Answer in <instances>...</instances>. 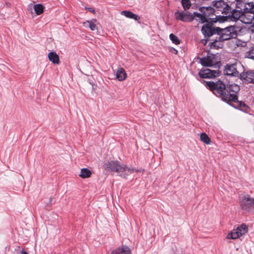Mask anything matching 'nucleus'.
I'll return each instance as SVG.
<instances>
[{
    "mask_svg": "<svg viewBox=\"0 0 254 254\" xmlns=\"http://www.w3.org/2000/svg\"><path fill=\"white\" fill-rule=\"evenodd\" d=\"M236 1H237L236 4L237 10H241L242 12L248 9H251V8H254V3L253 2L246 3L242 0H236Z\"/></svg>",
    "mask_w": 254,
    "mask_h": 254,
    "instance_id": "obj_10",
    "label": "nucleus"
},
{
    "mask_svg": "<svg viewBox=\"0 0 254 254\" xmlns=\"http://www.w3.org/2000/svg\"><path fill=\"white\" fill-rule=\"evenodd\" d=\"M180 43V40L176 37V45L179 44Z\"/></svg>",
    "mask_w": 254,
    "mask_h": 254,
    "instance_id": "obj_30",
    "label": "nucleus"
},
{
    "mask_svg": "<svg viewBox=\"0 0 254 254\" xmlns=\"http://www.w3.org/2000/svg\"><path fill=\"white\" fill-rule=\"evenodd\" d=\"M48 58L50 61L55 64H59L60 63L59 56L55 52H50L48 54Z\"/></svg>",
    "mask_w": 254,
    "mask_h": 254,
    "instance_id": "obj_17",
    "label": "nucleus"
},
{
    "mask_svg": "<svg viewBox=\"0 0 254 254\" xmlns=\"http://www.w3.org/2000/svg\"><path fill=\"white\" fill-rule=\"evenodd\" d=\"M181 3L185 10L189 9L191 5L190 0H182Z\"/></svg>",
    "mask_w": 254,
    "mask_h": 254,
    "instance_id": "obj_25",
    "label": "nucleus"
},
{
    "mask_svg": "<svg viewBox=\"0 0 254 254\" xmlns=\"http://www.w3.org/2000/svg\"><path fill=\"white\" fill-rule=\"evenodd\" d=\"M96 22L97 20L96 19H93L90 21L87 20L83 22V24L85 27L88 26L91 30L94 31L97 30V27L96 25Z\"/></svg>",
    "mask_w": 254,
    "mask_h": 254,
    "instance_id": "obj_16",
    "label": "nucleus"
},
{
    "mask_svg": "<svg viewBox=\"0 0 254 254\" xmlns=\"http://www.w3.org/2000/svg\"><path fill=\"white\" fill-rule=\"evenodd\" d=\"M121 14L127 18L134 19L135 20H137L139 18V17L137 15L131 11L124 10L121 12Z\"/></svg>",
    "mask_w": 254,
    "mask_h": 254,
    "instance_id": "obj_20",
    "label": "nucleus"
},
{
    "mask_svg": "<svg viewBox=\"0 0 254 254\" xmlns=\"http://www.w3.org/2000/svg\"><path fill=\"white\" fill-rule=\"evenodd\" d=\"M85 9L88 10L90 12H91L93 14L95 13V10L93 8H92V7H85Z\"/></svg>",
    "mask_w": 254,
    "mask_h": 254,
    "instance_id": "obj_28",
    "label": "nucleus"
},
{
    "mask_svg": "<svg viewBox=\"0 0 254 254\" xmlns=\"http://www.w3.org/2000/svg\"><path fill=\"white\" fill-rule=\"evenodd\" d=\"M238 95V94H237V95ZM235 102H237L238 103L237 107H236V108H242V107H245L247 106V105L244 103H243L242 101H239L238 99Z\"/></svg>",
    "mask_w": 254,
    "mask_h": 254,
    "instance_id": "obj_27",
    "label": "nucleus"
},
{
    "mask_svg": "<svg viewBox=\"0 0 254 254\" xmlns=\"http://www.w3.org/2000/svg\"><path fill=\"white\" fill-rule=\"evenodd\" d=\"M116 77L119 81H123L127 77V73L123 68L119 69L116 72Z\"/></svg>",
    "mask_w": 254,
    "mask_h": 254,
    "instance_id": "obj_18",
    "label": "nucleus"
},
{
    "mask_svg": "<svg viewBox=\"0 0 254 254\" xmlns=\"http://www.w3.org/2000/svg\"><path fill=\"white\" fill-rule=\"evenodd\" d=\"M200 140L206 144H209L211 140L208 136L204 132H202L200 134Z\"/></svg>",
    "mask_w": 254,
    "mask_h": 254,
    "instance_id": "obj_24",
    "label": "nucleus"
},
{
    "mask_svg": "<svg viewBox=\"0 0 254 254\" xmlns=\"http://www.w3.org/2000/svg\"><path fill=\"white\" fill-rule=\"evenodd\" d=\"M195 18L194 16V14H191L190 13H189L188 12H186L185 13H179L178 17L177 19H180L183 21H190L193 20V19Z\"/></svg>",
    "mask_w": 254,
    "mask_h": 254,
    "instance_id": "obj_14",
    "label": "nucleus"
},
{
    "mask_svg": "<svg viewBox=\"0 0 254 254\" xmlns=\"http://www.w3.org/2000/svg\"><path fill=\"white\" fill-rule=\"evenodd\" d=\"M201 32L204 38L208 39L213 35H216L215 39L209 43L211 48H222L223 42L228 40L236 35L235 27L230 26L225 28L216 27L212 22H205L201 28Z\"/></svg>",
    "mask_w": 254,
    "mask_h": 254,
    "instance_id": "obj_1",
    "label": "nucleus"
},
{
    "mask_svg": "<svg viewBox=\"0 0 254 254\" xmlns=\"http://www.w3.org/2000/svg\"><path fill=\"white\" fill-rule=\"evenodd\" d=\"M201 13L194 12L193 14L195 19L201 23L208 22L209 20L215 19L213 16H217L214 7L211 6L200 7L199 8Z\"/></svg>",
    "mask_w": 254,
    "mask_h": 254,
    "instance_id": "obj_4",
    "label": "nucleus"
},
{
    "mask_svg": "<svg viewBox=\"0 0 254 254\" xmlns=\"http://www.w3.org/2000/svg\"><path fill=\"white\" fill-rule=\"evenodd\" d=\"M21 254H28L26 251H25L23 249L22 250Z\"/></svg>",
    "mask_w": 254,
    "mask_h": 254,
    "instance_id": "obj_31",
    "label": "nucleus"
},
{
    "mask_svg": "<svg viewBox=\"0 0 254 254\" xmlns=\"http://www.w3.org/2000/svg\"><path fill=\"white\" fill-rule=\"evenodd\" d=\"M240 78L247 83L254 84V70L243 71L240 74Z\"/></svg>",
    "mask_w": 254,
    "mask_h": 254,
    "instance_id": "obj_9",
    "label": "nucleus"
},
{
    "mask_svg": "<svg viewBox=\"0 0 254 254\" xmlns=\"http://www.w3.org/2000/svg\"><path fill=\"white\" fill-rule=\"evenodd\" d=\"M240 235L239 234L238 232L236 230H234L230 233H229L227 236V239H236L240 237Z\"/></svg>",
    "mask_w": 254,
    "mask_h": 254,
    "instance_id": "obj_23",
    "label": "nucleus"
},
{
    "mask_svg": "<svg viewBox=\"0 0 254 254\" xmlns=\"http://www.w3.org/2000/svg\"><path fill=\"white\" fill-rule=\"evenodd\" d=\"M175 52H176V55H177L178 54V51L177 50H176Z\"/></svg>",
    "mask_w": 254,
    "mask_h": 254,
    "instance_id": "obj_32",
    "label": "nucleus"
},
{
    "mask_svg": "<svg viewBox=\"0 0 254 254\" xmlns=\"http://www.w3.org/2000/svg\"><path fill=\"white\" fill-rule=\"evenodd\" d=\"M219 74V71L211 70L207 68L202 69L198 72L199 76L202 78H212L218 76Z\"/></svg>",
    "mask_w": 254,
    "mask_h": 254,
    "instance_id": "obj_7",
    "label": "nucleus"
},
{
    "mask_svg": "<svg viewBox=\"0 0 254 254\" xmlns=\"http://www.w3.org/2000/svg\"><path fill=\"white\" fill-rule=\"evenodd\" d=\"M248 227L245 224H242L240 226L238 227L236 229L238 232L239 234L241 236L245 234L248 231Z\"/></svg>",
    "mask_w": 254,
    "mask_h": 254,
    "instance_id": "obj_21",
    "label": "nucleus"
},
{
    "mask_svg": "<svg viewBox=\"0 0 254 254\" xmlns=\"http://www.w3.org/2000/svg\"><path fill=\"white\" fill-rule=\"evenodd\" d=\"M205 83V86L222 101L229 103L237 100V94L240 90L238 85L234 83L226 85L220 80L216 82L206 81Z\"/></svg>",
    "mask_w": 254,
    "mask_h": 254,
    "instance_id": "obj_2",
    "label": "nucleus"
},
{
    "mask_svg": "<svg viewBox=\"0 0 254 254\" xmlns=\"http://www.w3.org/2000/svg\"><path fill=\"white\" fill-rule=\"evenodd\" d=\"M241 206L246 211H254V198L248 195L244 196L241 202Z\"/></svg>",
    "mask_w": 254,
    "mask_h": 254,
    "instance_id": "obj_6",
    "label": "nucleus"
},
{
    "mask_svg": "<svg viewBox=\"0 0 254 254\" xmlns=\"http://www.w3.org/2000/svg\"><path fill=\"white\" fill-rule=\"evenodd\" d=\"M246 56L249 59L254 60V49H252L246 53Z\"/></svg>",
    "mask_w": 254,
    "mask_h": 254,
    "instance_id": "obj_26",
    "label": "nucleus"
},
{
    "mask_svg": "<svg viewBox=\"0 0 254 254\" xmlns=\"http://www.w3.org/2000/svg\"><path fill=\"white\" fill-rule=\"evenodd\" d=\"M104 167L108 171L118 173L120 176L124 178H126L127 176L134 172L133 169L128 168L123 164H120L118 161H107L104 163Z\"/></svg>",
    "mask_w": 254,
    "mask_h": 254,
    "instance_id": "obj_3",
    "label": "nucleus"
},
{
    "mask_svg": "<svg viewBox=\"0 0 254 254\" xmlns=\"http://www.w3.org/2000/svg\"><path fill=\"white\" fill-rule=\"evenodd\" d=\"M242 13L243 12L241 11V10L232 9L231 7V11L225 16L230 21H236L238 20H240L241 21Z\"/></svg>",
    "mask_w": 254,
    "mask_h": 254,
    "instance_id": "obj_11",
    "label": "nucleus"
},
{
    "mask_svg": "<svg viewBox=\"0 0 254 254\" xmlns=\"http://www.w3.org/2000/svg\"><path fill=\"white\" fill-rule=\"evenodd\" d=\"M44 8V6L41 4H36L34 6V10L37 15H40L43 12Z\"/></svg>",
    "mask_w": 254,
    "mask_h": 254,
    "instance_id": "obj_22",
    "label": "nucleus"
},
{
    "mask_svg": "<svg viewBox=\"0 0 254 254\" xmlns=\"http://www.w3.org/2000/svg\"><path fill=\"white\" fill-rule=\"evenodd\" d=\"M200 63L204 66H212L213 65V62L210 57H203L200 59Z\"/></svg>",
    "mask_w": 254,
    "mask_h": 254,
    "instance_id": "obj_15",
    "label": "nucleus"
},
{
    "mask_svg": "<svg viewBox=\"0 0 254 254\" xmlns=\"http://www.w3.org/2000/svg\"><path fill=\"white\" fill-rule=\"evenodd\" d=\"M91 175L92 172L90 170L87 168H82L81 169L79 176L82 179H85L89 178Z\"/></svg>",
    "mask_w": 254,
    "mask_h": 254,
    "instance_id": "obj_19",
    "label": "nucleus"
},
{
    "mask_svg": "<svg viewBox=\"0 0 254 254\" xmlns=\"http://www.w3.org/2000/svg\"><path fill=\"white\" fill-rule=\"evenodd\" d=\"M130 250L127 246H122L114 250L111 254H130Z\"/></svg>",
    "mask_w": 254,
    "mask_h": 254,
    "instance_id": "obj_13",
    "label": "nucleus"
},
{
    "mask_svg": "<svg viewBox=\"0 0 254 254\" xmlns=\"http://www.w3.org/2000/svg\"><path fill=\"white\" fill-rule=\"evenodd\" d=\"M170 38L173 43H175V34L172 33L170 35Z\"/></svg>",
    "mask_w": 254,
    "mask_h": 254,
    "instance_id": "obj_29",
    "label": "nucleus"
},
{
    "mask_svg": "<svg viewBox=\"0 0 254 254\" xmlns=\"http://www.w3.org/2000/svg\"><path fill=\"white\" fill-rule=\"evenodd\" d=\"M254 19V9L251 8V9L243 11L241 17V22L245 24H251Z\"/></svg>",
    "mask_w": 254,
    "mask_h": 254,
    "instance_id": "obj_8",
    "label": "nucleus"
},
{
    "mask_svg": "<svg viewBox=\"0 0 254 254\" xmlns=\"http://www.w3.org/2000/svg\"><path fill=\"white\" fill-rule=\"evenodd\" d=\"M212 5L214 7L215 13L219 15L222 14L227 16L231 11V6L223 0L213 1Z\"/></svg>",
    "mask_w": 254,
    "mask_h": 254,
    "instance_id": "obj_5",
    "label": "nucleus"
},
{
    "mask_svg": "<svg viewBox=\"0 0 254 254\" xmlns=\"http://www.w3.org/2000/svg\"><path fill=\"white\" fill-rule=\"evenodd\" d=\"M236 65V64H227L224 71V73L229 76H239V73L237 69Z\"/></svg>",
    "mask_w": 254,
    "mask_h": 254,
    "instance_id": "obj_12",
    "label": "nucleus"
}]
</instances>
